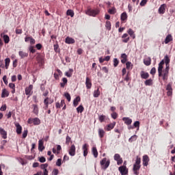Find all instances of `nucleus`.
<instances>
[{"mask_svg": "<svg viewBox=\"0 0 175 175\" xmlns=\"http://www.w3.org/2000/svg\"><path fill=\"white\" fill-rule=\"evenodd\" d=\"M77 113H82L84 111V107H83V105H79L77 108Z\"/></svg>", "mask_w": 175, "mask_h": 175, "instance_id": "a19ab883", "label": "nucleus"}, {"mask_svg": "<svg viewBox=\"0 0 175 175\" xmlns=\"http://www.w3.org/2000/svg\"><path fill=\"white\" fill-rule=\"evenodd\" d=\"M66 43H67V44H73V43H75V39L67 37L66 38Z\"/></svg>", "mask_w": 175, "mask_h": 175, "instance_id": "412c9836", "label": "nucleus"}, {"mask_svg": "<svg viewBox=\"0 0 175 175\" xmlns=\"http://www.w3.org/2000/svg\"><path fill=\"white\" fill-rule=\"evenodd\" d=\"M169 76V68H165V70L162 71V75L161 77H163V80H167V77Z\"/></svg>", "mask_w": 175, "mask_h": 175, "instance_id": "20e7f679", "label": "nucleus"}, {"mask_svg": "<svg viewBox=\"0 0 175 175\" xmlns=\"http://www.w3.org/2000/svg\"><path fill=\"white\" fill-rule=\"evenodd\" d=\"M148 0H142L140 2V6H145L146 3H147Z\"/></svg>", "mask_w": 175, "mask_h": 175, "instance_id": "bf43d9fd", "label": "nucleus"}, {"mask_svg": "<svg viewBox=\"0 0 175 175\" xmlns=\"http://www.w3.org/2000/svg\"><path fill=\"white\" fill-rule=\"evenodd\" d=\"M5 68L8 69L9 65L10 64V58H6L5 59Z\"/></svg>", "mask_w": 175, "mask_h": 175, "instance_id": "79ce46f5", "label": "nucleus"}, {"mask_svg": "<svg viewBox=\"0 0 175 175\" xmlns=\"http://www.w3.org/2000/svg\"><path fill=\"white\" fill-rule=\"evenodd\" d=\"M28 136V130H25L23 133V138L25 139Z\"/></svg>", "mask_w": 175, "mask_h": 175, "instance_id": "6e6d98bb", "label": "nucleus"}, {"mask_svg": "<svg viewBox=\"0 0 175 175\" xmlns=\"http://www.w3.org/2000/svg\"><path fill=\"white\" fill-rule=\"evenodd\" d=\"M164 63H165V68H169V64L170 63V59H169V56L166 55L164 57Z\"/></svg>", "mask_w": 175, "mask_h": 175, "instance_id": "aec40b11", "label": "nucleus"}, {"mask_svg": "<svg viewBox=\"0 0 175 175\" xmlns=\"http://www.w3.org/2000/svg\"><path fill=\"white\" fill-rule=\"evenodd\" d=\"M15 126L16 128V133L17 135H21L22 131H23V127L21 126V125H20L19 123H15Z\"/></svg>", "mask_w": 175, "mask_h": 175, "instance_id": "1a4fd4ad", "label": "nucleus"}, {"mask_svg": "<svg viewBox=\"0 0 175 175\" xmlns=\"http://www.w3.org/2000/svg\"><path fill=\"white\" fill-rule=\"evenodd\" d=\"M58 173H59V171L57 169H55L52 172V174L53 175H57Z\"/></svg>", "mask_w": 175, "mask_h": 175, "instance_id": "680f3d73", "label": "nucleus"}, {"mask_svg": "<svg viewBox=\"0 0 175 175\" xmlns=\"http://www.w3.org/2000/svg\"><path fill=\"white\" fill-rule=\"evenodd\" d=\"M120 159H121V156H120V154H116L114 155V160H115V161H118V160Z\"/></svg>", "mask_w": 175, "mask_h": 175, "instance_id": "4d7b16f0", "label": "nucleus"}, {"mask_svg": "<svg viewBox=\"0 0 175 175\" xmlns=\"http://www.w3.org/2000/svg\"><path fill=\"white\" fill-rule=\"evenodd\" d=\"M88 16H92V17H95L97 14H99V11L97 10H91V8L88 9L85 12Z\"/></svg>", "mask_w": 175, "mask_h": 175, "instance_id": "f03ea898", "label": "nucleus"}, {"mask_svg": "<svg viewBox=\"0 0 175 175\" xmlns=\"http://www.w3.org/2000/svg\"><path fill=\"white\" fill-rule=\"evenodd\" d=\"M144 64H145L146 66H150V65H151V57H148V59H144Z\"/></svg>", "mask_w": 175, "mask_h": 175, "instance_id": "2f4dec72", "label": "nucleus"}, {"mask_svg": "<svg viewBox=\"0 0 175 175\" xmlns=\"http://www.w3.org/2000/svg\"><path fill=\"white\" fill-rule=\"evenodd\" d=\"M29 50L30 53H31L32 54L36 53V49H33V46H32L29 47Z\"/></svg>", "mask_w": 175, "mask_h": 175, "instance_id": "3c124183", "label": "nucleus"}, {"mask_svg": "<svg viewBox=\"0 0 175 175\" xmlns=\"http://www.w3.org/2000/svg\"><path fill=\"white\" fill-rule=\"evenodd\" d=\"M145 85H152V79H149L145 81Z\"/></svg>", "mask_w": 175, "mask_h": 175, "instance_id": "c03bdc74", "label": "nucleus"}, {"mask_svg": "<svg viewBox=\"0 0 175 175\" xmlns=\"http://www.w3.org/2000/svg\"><path fill=\"white\" fill-rule=\"evenodd\" d=\"M7 79L6 75H4V76L3 77V83H4L5 84H8V79Z\"/></svg>", "mask_w": 175, "mask_h": 175, "instance_id": "774afa93", "label": "nucleus"}, {"mask_svg": "<svg viewBox=\"0 0 175 175\" xmlns=\"http://www.w3.org/2000/svg\"><path fill=\"white\" fill-rule=\"evenodd\" d=\"M105 130L102 129H98V136L99 137H100V139H102V137H103V136H105Z\"/></svg>", "mask_w": 175, "mask_h": 175, "instance_id": "393cba45", "label": "nucleus"}, {"mask_svg": "<svg viewBox=\"0 0 175 175\" xmlns=\"http://www.w3.org/2000/svg\"><path fill=\"white\" fill-rule=\"evenodd\" d=\"M143 165L144 166H148V162H150V159L148 158V155H144L143 157Z\"/></svg>", "mask_w": 175, "mask_h": 175, "instance_id": "9b49d317", "label": "nucleus"}, {"mask_svg": "<svg viewBox=\"0 0 175 175\" xmlns=\"http://www.w3.org/2000/svg\"><path fill=\"white\" fill-rule=\"evenodd\" d=\"M165 64V60H161V62L159 64L158 67V73L159 77H161L162 76V70L163 69V64Z\"/></svg>", "mask_w": 175, "mask_h": 175, "instance_id": "7ed1b4c3", "label": "nucleus"}, {"mask_svg": "<svg viewBox=\"0 0 175 175\" xmlns=\"http://www.w3.org/2000/svg\"><path fill=\"white\" fill-rule=\"evenodd\" d=\"M141 161H142V159H140V157H139V156H137L135 165H140Z\"/></svg>", "mask_w": 175, "mask_h": 175, "instance_id": "864d4df0", "label": "nucleus"}, {"mask_svg": "<svg viewBox=\"0 0 175 175\" xmlns=\"http://www.w3.org/2000/svg\"><path fill=\"white\" fill-rule=\"evenodd\" d=\"M49 167V164L44 163L41 165V169L44 170H47V167Z\"/></svg>", "mask_w": 175, "mask_h": 175, "instance_id": "8fccbe9b", "label": "nucleus"}, {"mask_svg": "<svg viewBox=\"0 0 175 175\" xmlns=\"http://www.w3.org/2000/svg\"><path fill=\"white\" fill-rule=\"evenodd\" d=\"M114 126H116V122H113L107 125V131H111V129H113L114 128Z\"/></svg>", "mask_w": 175, "mask_h": 175, "instance_id": "b1692460", "label": "nucleus"}, {"mask_svg": "<svg viewBox=\"0 0 175 175\" xmlns=\"http://www.w3.org/2000/svg\"><path fill=\"white\" fill-rule=\"evenodd\" d=\"M9 96V92L6 89H3L1 92V98Z\"/></svg>", "mask_w": 175, "mask_h": 175, "instance_id": "6ab92c4d", "label": "nucleus"}, {"mask_svg": "<svg viewBox=\"0 0 175 175\" xmlns=\"http://www.w3.org/2000/svg\"><path fill=\"white\" fill-rule=\"evenodd\" d=\"M37 61L40 65H43V64H44V59H43L42 56H38L37 57Z\"/></svg>", "mask_w": 175, "mask_h": 175, "instance_id": "c756f323", "label": "nucleus"}, {"mask_svg": "<svg viewBox=\"0 0 175 175\" xmlns=\"http://www.w3.org/2000/svg\"><path fill=\"white\" fill-rule=\"evenodd\" d=\"M1 111H5L6 110V105H2L0 108Z\"/></svg>", "mask_w": 175, "mask_h": 175, "instance_id": "69168bd1", "label": "nucleus"}, {"mask_svg": "<svg viewBox=\"0 0 175 175\" xmlns=\"http://www.w3.org/2000/svg\"><path fill=\"white\" fill-rule=\"evenodd\" d=\"M122 121H124L126 125H131V124H132V119L129 118H126V117L122 118Z\"/></svg>", "mask_w": 175, "mask_h": 175, "instance_id": "2eb2a0df", "label": "nucleus"}, {"mask_svg": "<svg viewBox=\"0 0 175 175\" xmlns=\"http://www.w3.org/2000/svg\"><path fill=\"white\" fill-rule=\"evenodd\" d=\"M133 126L135 128H137V131H139V128H140V122L139 121H135L133 124Z\"/></svg>", "mask_w": 175, "mask_h": 175, "instance_id": "37998d69", "label": "nucleus"}, {"mask_svg": "<svg viewBox=\"0 0 175 175\" xmlns=\"http://www.w3.org/2000/svg\"><path fill=\"white\" fill-rule=\"evenodd\" d=\"M69 154L71 157H75V155L76 154V146L74 144L70 146Z\"/></svg>", "mask_w": 175, "mask_h": 175, "instance_id": "423d86ee", "label": "nucleus"}, {"mask_svg": "<svg viewBox=\"0 0 175 175\" xmlns=\"http://www.w3.org/2000/svg\"><path fill=\"white\" fill-rule=\"evenodd\" d=\"M137 139V136L136 135H134L131 136V138H129V142H135V140H136Z\"/></svg>", "mask_w": 175, "mask_h": 175, "instance_id": "49530a36", "label": "nucleus"}, {"mask_svg": "<svg viewBox=\"0 0 175 175\" xmlns=\"http://www.w3.org/2000/svg\"><path fill=\"white\" fill-rule=\"evenodd\" d=\"M33 113L34 114H39V108L38 107V105H33Z\"/></svg>", "mask_w": 175, "mask_h": 175, "instance_id": "72a5a7b5", "label": "nucleus"}, {"mask_svg": "<svg viewBox=\"0 0 175 175\" xmlns=\"http://www.w3.org/2000/svg\"><path fill=\"white\" fill-rule=\"evenodd\" d=\"M38 161L39 162H40L41 163H44V162H46V158L44 157H41L38 158Z\"/></svg>", "mask_w": 175, "mask_h": 175, "instance_id": "de8ad7c7", "label": "nucleus"}, {"mask_svg": "<svg viewBox=\"0 0 175 175\" xmlns=\"http://www.w3.org/2000/svg\"><path fill=\"white\" fill-rule=\"evenodd\" d=\"M105 119H106V116H105V115H101L98 117V120H99L100 122H103Z\"/></svg>", "mask_w": 175, "mask_h": 175, "instance_id": "a18cd8bd", "label": "nucleus"}, {"mask_svg": "<svg viewBox=\"0 0 175 175\" xmlns=\"http://www.w3.org/2000/svg\"><path fill=\"white\" fill-rule=\"evenodd\" d=\"M102 168L104 169V170H106L107 168L110 166V160H107V158L103 159V160L100 162Z\"/></svg>", "mask_w": 175, "mask_h": 175, "instance_id": "f257e3e1", "label": "nucleus"}, {"mask_svg": "<svg viewBox=\"0 0 175 175\" xmlns=\"http://www.w3.org/2000/svg\"><path fill=\"white\" fill-rule=\"evenodd\" d=\"M105 27L107 29H108V31H110V29H111V23H110V21H107L106 22Z\"/></svg>", "mask_w": 175, "mask_h": 175, "instance_id": "ea45409f", "label": "nucleus"}, {"mask_svg": "<svg viewBox=\"0 0 175 175\" xmlns=\"http://www.w3.org/2000/svg\"><path fill=\"white\" fill-rule=\"evenodd\" d=\"M64 96L65 98H66L67 100H68V102H70V94L69 93H65L64 94Z\"/></svg>", "mask_w": 175, "mask_h": 175, "instance_id": "09e8293b", "label": "nucleus"}, {"mask_svg": "<svg viewBox=\"0 0 175 175\" xmlns=\"http://www.w3.org/2000/svg\"><path fill=\"white\" fill-rule=\"evenodd\" d=\"M120 18L122 21H125V20L128 18V15L126 14V12H123L120 16Z\"/></svg>", "mask_w": 175, "mask_h": 175, "instance_id": "473e14b6", "label": "nucleus"}, {"mask_svg": "<svg viewBox=\"0 0 175 175\" xmlns=\"http://www.w3.org/2000/svg\"><path fill=\"white\" fill-rule=\"evenodd\" d=\"M131 65H132V63H131L130 62H127L126 63V68H127V69H131Z\"/></svg>", "mask_w": 175, "mask_h": 175, "instance_id": "e2e57ef3", "label": "nucleus"}, {"mask_svg": "<svg viewBox=\"0 0 175 175\" xmlns=\"http://www.w3.org/2000/svg\"><path fill=\"white\" fill-rule=\"evenodd\" d=\"M133 170L134 172V174L139 175V172H137V170H140V165L134 164Z\"/></svg>", "mask_w": 175, "mask_h": 175, "instance_id": "9d476101", "label": "nucleus"}, {"mask_svg": "<svg viewBox=\"0 0 175 175\" xmlns=\"http://www.w3.org/2000/svg\"><path fill=\"white\" fill-rule=\"evenodd\" d=\"M38 150L41 152L44 150V145L42 139L38 141Z\"/></svg>", "mask_w": 175, "mask_h": 175, "instance_id": "6e6552de", "label": "nucleus"}, {"mask_svg": "<svg viewBox=\"0 0 175 175\" xmlns=\"http://www.w3.org/2000/svg\"><path fill=\"white\" fill-rule=\"evenodd\" d=\"M67 16H70V17H73L75 16V12L72 10H68L66 12Z\"/></svg>", "mask_w": 175, "mask_h": 175, "instance_id": "4c0bfd02", "label": "nucleus"}, {"mask_svg": "<svg viewBox=\"0 0 175 175\" xmlns=\"http://www.w3.org/2000/svg\"><path fill=\"white\" fill-rule=\"evenodd\" d=\"M33 124L34 125H39L40 124V120L38 118H35L33 119Z\"/></svg>", "mask_w": 175, "mask_h": 175, "instance_id": "e433bc0d", "label": "nucleus"}, {"mask_svg": "<svg viewBox=\"0 0 175 175\" xmlns=\"http://www.w3.org/2000/svg\"><path fill=\"white\" fill-rule=\"evenodd\" d=\"M82 150H83V157L88 154V144H85L83 145Z\"/></svg>", "mask_w": 175, "mask_h": 175, "instance_id": "f8f14e48", "label": "nucleus"}, {"mask_svg": "<svg viewBox=\"0 0 175 175\" xmlns=\"http://www.w3.org/2000/svg\"><path fill=\"white\" fill-rule=\"evenodd\" d=\"M65 75L67 77H72V75H73V69L70 68L68 72H66Z\"/></svg>", "mask_w": 175, "mask_h": 175, "instance_id": "7c9ffc66", "label": "nucleus"}, {"mask_svg": "<svg viewBox=\"0 0 175 175\" xmlns=\"http://www.w3.org/2000/svg\"><path fill=\"white\" fill-rule=\"evenodd\" d=\"M102 71L105 72V73H109V69L107 68V67H103L102 68Z\"/></svg>", "mask_w": 175, "mask_h": 175, "instance_id": "0e129e2a", "label": "nucleus"}, {"mask_svg": "<svg viewBox=\"0 0 175 175\" xmlns=\"http://www.w3.org/2000/svg\"><path fill=\"white\" fill-rule=\"evenodd\" d=\"M111 117L113 118V120H116L117 118V113L113 112L111 113Z\"/></svg>", "mask_w": 175, "mask_h": 175, "instance_id": "338daca9", "label": "nucleus"}, {"mask_svg": "<svg viewBox=\"0 0 175 175\" xmlns=\"http://www.w3.org/2000/svg\"><path fill=\"white\" fill-rule=\"evenodd\" d=\"M118 59L117 58L113 59V66L116 68V66H118Z\"/></svg>", "mask_w": 175, "mask_h": 175, "instance_id": "603ef678", "label": "nucleus"}, {"mask_svg": "<svg viewBox=\"0 0 175 175\" xmlns=\"http://www.w3.org/2000/svg\"><path fill=\"white\" fill-rule=\"evenodd\" d=\"M62 81L63 83H60V85L62 88H64V87L68 84V79L66 78H63Z\"/></svg>", "mask_w": 175, "mask_h": 175, "instance_id": "f704fd0d", "label": "nucleus"}, {"mask_svg": "<svg viewBox=\"0 0 175 175\" xmlns=\"http://www.w3.org/2000/svg\"><path fill=\"white\" fill-rule=\"evenodd\" d=\"M172 40H173V37H172V34H168L165 39V44H167V43L172 42Z\"/></svg>", "mask_w": 175, "mask_h": 175, "instance_id": "a211bd4d", "label": "nucleus"}, {"mask_svg": "<svg viewBox=\"0 0 175 175\" xmlns=\"http://www.w3.org/2000/svg\"><path fill=\"white\" fill-rule=\"evenodd\" d=\"M80 96L76 97V98L73 100V105L75 107H76L77 105H79V102H80Z\"/></svg>", "mask_w": 175, "mask_h": 175, "instance_id": "bb28decb", "label": "nucleus"}, {"mask_svg": "<svg viewBox=\"0 0 175 175\" xmlns=\"http://www.w3.org/2000/svg\"><path fill=\"white\" fill-rule=\"evenodd\" d=\"M33 88V85H30L28 88H25V94L26 95H29L31 94V91H32V89Z\"/></svg>", "mask_w": 175, "mask_h": 175, "instance_id": "4be33fe9", "label": "nucleus"}, {"mask_svg": "<svg viewBox=\"0 0 175 175\" xmlns=\"http://www.w3.org/2000/svg\"><path fill=\"white\" fill-rule=\"evenodd\" d=\"M0 134L1 135L3 139H7L8 137V133L5 131V129L0 127Z\"/></svg>", "mask_w": 175, "mask_h": 175, "instance_id": "4468645a", "label": "nucleus"}, {"mask_svg": "<svg viewBox=\"0 0 175 175\" xmlns=\"http://www.w3.org/2000/svg\"><path fill=\"white\" fill-rule=\"evenodd\" d=\"M141 77L142 79H144L145 80L148 79V77H150V75L148 74V72H146L144 71H141Z\"/></svg>", "mask_w": 175, "mask_h": 175, "instance_id": "f3484780", "label": "nucleus"}, {"mask_svg": "<svg viewBox=\"0 0 175 175\" xmlns=\"http://www.w3.org/2000/svg\"><path fill=\"white\" fill-rule=\"evenodd\" d=\"M1 36H3L5 43H6V44L9 43V42L10 41V40L9 38V36L5 35V34H1Z\"/></svg>", "mask_w": 175, "mask_h": 175, "instance_id": "cd10ccee", "label": "nucleus"}, {"mask_svg": "<svg viewBox=\"0 0 175 175\" xmlns=\"http://www.w3.org/2000/svg\"><path fill=\"white\" fill-rule=\"evenodd\" d=\"M62 165V159H58L56 162V166H61Z\"/></svg>", "mask_w": 175, "mask_h": 175, "instance_id": "5fc2aeb1", "label": "nucleus"}, {"mask_svg": "<svg viewBox=\"0 0 175 175\" xmlns=\"http://www.w3.org/2000/svg\"><path fill=\"white\" fill-rule=\"evenodd\" d=\"M119 172H120L122 175L128 174V169H126V166H120L119 167Z\"/></svg>", "mask_w": 175, "mask_h": 175, "instance_id": "0eeeda50", "label": "nucleus"}, {"mask_svg": "<svg viewBox=\"0 0 175 175\" xmlns=\"http://www.w3.org/2000/svg\"><path fill=\"white\" fill-rule=\"evenodd\" d=\"M167 95L168 96H171V95L173 94V89L172 88V83H168L166 87Z\"/></svg>", "mask_w": 175, "mask_h": 175, "instance_id": "39448f33", "label": "nucleus"}, {"mask_svg": "<svg viewBox=\"0 0 175 175\" xmlns=\"http://www.w3.org/2000/svg\"><path fill=\"white\" fill-rule=\"evenodd\" d=\"M166 10V4H163L159 8V13L160 14H163Z\"/></svg>", "mask_w": 175, "mask_h": 175, "instance_id": "ddd939ff", "label": "nucleus"}, {"mask_svg": "<svg viewBox=\"0 0 175 175\" xmlns=\"http://www.w3.org/2000/svg\"><path fill=\"white\" fill-rule=\"evenodd\" d=\"M99 95H100V92L99 91V88H98L96 90H94L93 96L94 98H98Z\"/></svg>", "mask_w": 175, "mask_h": 175, "instance_id": "a878e982", "label": "nucleus"}, {"mask_svg": "<svg viewBox=\"0 0 175 175\" xmlns=\"http://www.w3.org/2000/svg\"><path fill=\"white\" fill-rule=\"evenodd\" d=\"M156 72H157V69L155 68V67H153L150 70V75H155Z\"/></svg>", "mask_w": 175, "mask_h": 175, "instance_id": "052dcab7", "label": "nucleus"}, {"mask_svg": "<svg viewBox=\"0 0 175 175\" xmlns=\"http://www.w3.org/2000/svg\"><path fill=\"white\" fill-rule=\"evenodd\" d=\"M71 139H72L70 138V137H69V135H67L66 138V144H68L69 143H70Z\"/></svg>", "mask_w": 175, "mask_h": 175, "instance_id": "13d9d810", "label": "nucleus"}, {"mask_svg": "<svg viewBox=\"0 0 175 175\" xmlns=\"http://www.w3.org/2000/svg\"><path fill=\"white\" fill-rule=\"evenodd\" d=\"M92 152L94 158H98V150H96V147L92 148Z\"/></svg>", "mask_w": 175, "mask_h": 175, "instance_id": "c85d7f7f", "label": "nucleus"}, {"mask_svg": "<svg viewBox=\"0 0 175 175\" xmlns=\"http://www.w3.org/2000/svg\"><path fill=\"white\" fill-rule=\"evenodd\" d=\"M85 85L88 90H90L92 87V83H91V79L88 77H86Z\"/></svg>", "mask_w": 175, "mask_h": 175, "instance_id": "dca6fc26", "label": "nucleus"}, {"mask_svg": "<svg viewBox=\"0 0 175 175\" xmlns=\"http://www.w3.org/2000/svg\"><path fill=\"white\" fill-rule=\"evenodd\" d=\"M117 10H116V8H112L111 9L108 10V13L109 14H116Z\"/></svg>", "mask_w": 175, "mask_h": 175, "instance_id": "58836bf2", "label": "nucleus"}, {"mask_svg": "<svg viewBox=\"0 0 175 175\" xmlns=\"http://www.w3.org/2000/svg\"><path fill=\"white\" fill-rule=\"evenodd\" d=\"M129 35H130V36H131V38L133 39H135V32H133V30H132V29H129L128 31H127Z\"/></svg>", "mask_w": 175, "mask_h": 175, "instance_id": "c9c22d12", "label": "nucleus"}, {"mask_svg": "<svg viewBox=\"0 0 175 175\" xmlns=\"http://www.w3.org/2000/svg\"><path fill=\"white\" fill-rule=\"evenodd\" d=\"M18 55L21 57V58H22V59L28 57V53H25V52H23V51H20L18 52Z\"/></svg>", "mask_w": 175, "mask_h": 175, "instance_id": "5701e85b", "label": "nucleus"}]
</instances>
